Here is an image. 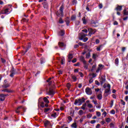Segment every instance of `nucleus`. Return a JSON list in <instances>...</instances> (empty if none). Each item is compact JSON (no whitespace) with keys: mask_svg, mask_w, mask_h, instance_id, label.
Instances as JSON below:
<instances>
[{"mask_svg":"<svg viewBox=\"0 0 128 128\" xmlns=\"http://www.w3.org/2000/svg\"><path fill=\"white\" fill-rule=\"evenodd\" d=\"M86 101V99L84 98H82V99H76L74 100V104L78 106H80L83 102H84Z\"/></svg>","mask_w":128,"mask_h":128,"instance_id":"f257e3e1","label":"nucleus"},{"mask_svg":"<svg viewBox=\"0 0 128 128\" xmlns=\"http://www.w3.org/2000/svg\"><path fill=\"white\" fill-rule=\"evenodd\" d=\"M10 12H12L10 8H6V7H4L1 11V14H8Z\"/></svg>","mask_w":128,"mask_h":128,"instance_id":"f03ea898","label":"nucleus"},{"mask_svg":"<svg viewBox=\"0 0 128 128\" xmlns=\"http://www.w3.org/2000/svg\"><path fill=\"white\" fill-rule=\"evenodd\" d=\"M6 96H8V94H0V102H4L6 100Z\"/></svg>","mask_w":128,"mask_h":128,"instance_id":"7ed1b4c3","label":"nucleus"},{"mask_svg":"<svg viewBox=\"0 0 128 128\" xmlns=\"http://www.w3.org/2000/svg\"><path fill=\"white\" fill-rule=\"evenodd\" d=\"M86 36H88V34H84V33H80L79 34V40H84V38H86Z\"/></svg>","mask_w":128,"mask_h":128,"instance_id":"20e7f679","label":"nucleus"},{"mask_svg":"<svg viewBox=\"0 0 128 128\" xmlns=\"http://www.w3.org/2000/svg\"><path fill=\"white\" fill-rule=\"evenodd\" d=\"M89 34H88V36H92V34H94L96 33V30H92V28L88 29Z\"/></svg>","mask_w":128,"mask_h":128,"instance_id":"39448f33","label":"nucleus"},{"mask_svg":"<svg viewBox=\"0 0 128 128\" xmlns=\"http://www.w3.org/2000/svg\"><path fill=\"white\" fill-rule=\"evenodd\" d=\"M86 92L87 94L90 96L92 94V89L90 88H87L86 89Z\"/></svg>","mask_w":128,"mask_h":128,"instance_id":"423d86ee","label":"nucleus"},{"mask_svg":"<svg viewBox=\"0 0 128 128\" xmlns=\"http://www.w3.org/2000/svg\"><path fill=\"white\" fill-rule=\"evenodd\" d=\"M110 84H107V88L105 90V94H110Z\"/></svg>","mask_w":128,"mask_h":128,"instance_id":"0eeeda50","label":"nucleus"},{"mask_svg":"<svg viewBox=\"0 0 128 128\" xmlns=\"http://www.w3.org/2000/svg\"><path fill=\"white\" fill-rule=\"evenodd\" d=\"M42 98H39L38 102V106H40L42 108H44V102H41Z\"/></svg>","mask_w":128,"mask_h":128,"instance_id":"6e6552de","label":"nucleus"},{"mask_svg":"<svg viewBox=\"0 0 128 128\" xmlns=\"http://www.w3.org/2000/svg\"><path fill=\"white\" fill-rule=\"evenodd\" d=\"M10 76L11 78H12L14 76V74H16V70H14V68H12L10 71Z\"/></svg>","mask_w":128,"mask_h":128,"instance_id":"1a4fd4ad","label":"nucleus"},{"mask_svg":"<svg viewBox=\"0 0 128 128\" xmlns=\"http://www.w3.org/2000/svg\"><path fill=\"white\" fill-rule=\"evenodd\" d=\"M104 65L100 64L98 65V67L97 70H96V72H99L100 70H102V68H104Z\"/></svg>","mask_w":128,"mask_h":128,"instance_id":"9d476101","label":"nucleus"},{"mask_svg":"<svg viewBox=\"0 0 128 128\" xmlns=\"http://www.w3.org/2000/svg\"><path fill=\"white\" fill-rule=\"evenodd\" d=\"M20 108L23 110L24 112H26V108L22 107V106H19L17 108V110H16V112H17V114H18V112H20L19 110Z\"/></svg>","mask_w":128,"mask_h":128,"instance_id":"9b49d317","label":"nucleus"},{"mask_svg":"<svg viewBox=\"0 0 128 128\" xmlns=\"http://www.w3.org/2000/svg\"><path fill=\"white\" fill-rule=\"evenodd\" d=\"M48 94L49 96L54 95V90L52 88H50L49 89V92H48Z\"/></svg>","mask_w":128,"mask_h":128,"instance_id":"f8f14e48","label":"nucleus"},{"mask_svg":"<svg viewBox=\"0 0 128 128\" xmlns=\"http://www.w3.org/2000/svg\"><path fill=\"white\" fill-rule=\"evenodd\" d=\"M123 16H128V10L126 8H125L123 10Z\"/></svg>","mask_w":128,"mask_h":128,"instance_id":"ddd939ff","label":"nucleus"},{"mask_svg":"<svg viewBox=\"0 0 128 128\" xmlns=\"http://www.w3.org/2000/svg\"><path fill=\"white\" fill-rule=\"evenodd\" d=\"M117 12H120L122 10V6H118L117 7L115 8Z\"/></svg>","mask_w":128,"mask_h":128,"instance_id":"4468645a","label":"nucleus"},{"mask_svg":"<svg viewBox=\"0 0 128 128\" xmlns=\"http://www.w3.org/2000/svg\"><path fill=\"white\" fill-rule=\"evenodd\" d=\"M80 60H81V62H82L83 64H86V60H84V57L81 56L80 57Z\"/></svg>","mask_w":128,"mask_h":128,"instance_id":"2eb2a0df","label":"nucleus"},{"mask_svg":"<svg viewBox=\"0 0 128 128\" xmlns=\"http://www.w3.org/2000/svg\"><path fill=\"white\" fill-rule=\"evenodd\" d=\"M72 58H74L72 54L70 53L68 54V58L69 60H68L69 62H70V60H72Z\"/></svg>","mask_w":128,"mask_h":128,"instance_id":"dca6fc26","label":"nucleus"},{"mask_svg":"<svg viewBox=\"0 0 128 128\" xmlns=\"http://www.w3.org/2000/svg\"><path fill=\"white\" fill-rule=\"evenodd\" d=\"M58 46L60 48H64V46H66V45L64 44L62 42H58Z\"/></svg>","mask_w":128,"mask_h":128,"instance_id":"f3484780","label":"nucleus"},{"mask_svg":"<svg viewBox=\"0 0 128 128\" xmlns=\"http://www.w3.org/2000/svg\"><path fill=\"white\" fill-rule=\"evenodd\" d=\"M2 88H9L10 86V84L8 83H6V84H4L3 85H2Z\"/></svg>","mask_w":128,"mask_h":128,"instance_id":"a211bd4d","label":"nucleus"},{"mask_svg":"<svg viewBox=\"0 0 128 128\" xmlns=\"http://www.w3.org/2000/svg\"><path fill=\"white\" fill-rule=\"evenodd\" d=\"M44 8H48V2H45L43 4Z\"/></svg>","mask_w":128,"mask_h":128,"instance_id":"6ab92c4d","label":"nucleus"},{"mask_svg":"<svg viewBox=\"0 0 128 128\" xmlns=\"http://www.w3.org/2000/svg\"><path fill=\"white\" fill-rule=\"evenodd\" d=\"M71 127L72 128H78V126L76 125V122H74L72 125Z\"/></svg>","mask_w":128,"mask_h":128,"instance_id":"aec40b11","label":"nucleus"},{"mask_svg":"<svg viewBox=\"0 0 128 128\" xmlns=\"http://www.w3.org/2000/svg\"><path fill=\"white\" fill-rule=\"evenodd\" d=\"M2 92H12V90H10L8 89V88H5V89H4V90H2Z\"/></svg>","mask_w":128,"mask_h":128,"instance_id":"412c9836","label":"nucleus"},{"mask_svg":"<svg viewBox=\"0 0 128 128\" xmlns=\"http://www.w3.org/2000/svg\"><path fill=\"white\" fill-rule=\"evenodd\" d=\"M72 79V80L73 82H76V76L74 75H71Z\"/></svg>","mask_w":128,"mask_h":128,"instance_id":"4be33fe9","label":"nucleus"},{"mask_svg":"<svg viewBox=\"0 0 128 128\" xmlns=\"http://www.w3.org/2000/svg\"><path fill=\"white\" fill-rule=\"evenodd\" d=\"M64 30H61L60 31V32H59V33H58L59 36H64Z\"/></svg>","mask_w":128,"mask_h":128,"instance_id":"5701e85b","label":"nucleus"},{"mask_svg":"<svg viewBox=\"0 0 128 128\" xmlns=\"http://www.w3.org/2000/svg\"><path fill=\"white\" fill-rule=\"evenodd\" d=\"M97 98L98 100H102V94H100L97 96Z\"/></svg>","mask_w":128,"mask_h":128,"instance_id":"b1692460","label":"nucleus"},{"mask_svg":"<svg viewBox=\"0 0 128 128\" xmlns=\"http://www.w3.org/2000/svg\"><path fill=\"white\" fill-rule=\"evenodd\" d=\"M100 82H101V84H104V82H106V79L104 78H102L100 79Z\"/></svg>","mask_w":128,"mask_h":128,"instance_id":"393cba45","label":"nucleus"},{"mask_svg":"<svg viewBox=\"0 0 128 128\" xmlns=\"http://www.w3.org/2000/svg\"><path fill=\"white\" fill-rule=\"evenodd\" d=\"M43 100L44 102H46V104H48L50 102V101H48V98L46 97H44Z\"/></svg>","mask_w":128,"mask_h":128,"instance_id":"a878e982","label":"nucleus"},{"mask_svg":"<svg viewBox=\"0 0 128 128\" xmlns=\"http://www.w3.org/2000/svg\"><path fill=\"white\" fill-rule=\"evenodd\" d=\"M86 104L85 103L82 104V106L81 107L82 110H86Z\"/></svg>","mask_w":128,"mask_h":128,"instance_id":"bb28decb","label":"nucleus"},{"mask_svg":"<svg viewBox=\"0 0 128 128\" xmlns=\"http://www.w3.org/2000/svg\"><path fill=\"white\" fill-rule=\"evenodd\" d=\"M76 15H73L71 16L72 20H76Z\"/></svg>","mask_w":128,"mask_h":128,"instance_id":"cd10ccee","label":"nucleus"},{"mask_svg":"<svg viewBox=\"0 0 128 128\" xmlns=\"http://www.w3.org/2000/svg\"><path fill=\"white\" fill-rule=\"evenodd\" d=\"M96 64L93 65L90 71L92 72H94V70H96Z\"/></svg>","mask_w":128,"mask_h":128,"instance_id":"c85d7f7f","label":"nucleus"},{"mask_svg":"<svg viewBox=\"0 0 128 128\" xmlns=\"http://www.w3.org/2000/svg\"><path fill=\"white\" fill-rule=\"evenodd\" d=\"M65 59L64 58L62 57L61 58V64H64Z\"/></svg>","mask_w":128,"mask_h":128,"instance_id":"c756f323","label":"nucleus"},{"mask_svg":"<svg viewBox=\"0 0 128 128\" xmlns=\"http://www.w3.org/2000/svg\"><path fill=\"white\" fill-rule=\"evenodd\" d=\"M82 21L83 22V24H86V17H83L82 18Z\"/></svg>","mask_w":128,"mask_h":128,"instance_id":"7c9ffc66","label":"nucleus"},{"mask_svg":"<svg viewBox=\"0 0 128 128\" xmlns=\"http://www.w3.org/2000/svg\"><path fill=\"white\" fill-rule=\"evenodd\" d=\"M78 114L79 116H82V114H84V111L82 110H79V112H78Z\"/></svg>","mask_w":128,"mask_h":128,"instance_id":"2f4dec72","label":"nucleus"},{"mask_svg":"<svg viewBox=\"0 0 128 128\" xmlns=\"http://www.w3.org/2000/svg\"><path fill=\"white\" fill-rule=\"evenodd\" d=\"M50 110V108H45L44 110V112H48Z\"/></svg>","mask_w":128,"mask_h":128,"instance_id":"473e14b6","label":"nucleus"},{"mask_svg":"<svg viewBox=\"0 0 128 128\" xmlns=\"http://www.w3.org/2000/svg\"><path fill=\"white\" fill-rule=\"evenodd\" d=\"M115 64L118 66V58H116L115 60Z\"/></svg>","mask_w":128,"mask_h":128,"instance_id":"72a5a7b5","label":"nucleus"},{"mask_svg":"<svg viewBox=\"0 0 128 128\" xmlns=\"http://www.w3.org/2000/svg\"><path fill=\"white\" fill-rule=\"evenodd\" d=\"M84 68L86 70H88V64H87L86 63L84 64Z\"/></svg>","mask_w":128,"mask_h":128,"instance_id":"f704fd0d","label":"nucleus"},{"mask_svg":"<svg viewBox=\"0 0 128 128\" xmlns=\"http://www.w3.org/2000/svg\"><path fill=\"white\" fill-rule=\"evenodd\" d=\"M88 106L90 108H94V106H92V104H90V103L88 104Z\"/></svg>","mask_w":128,"mask_h":128,"instance_id":"c9c22d12","label":"nucleus"},{"mask_svg":"<svg viewBox=\"0 0 128 128\" xmlns=\"http://www.w3.org/2000/svg\"><path fill=\"white\" fill-rule=\"evenodd\" d=\"M90 53L88 52V54H86V58H90Z\"/></svg>","mask_w":128,"mask_h":128,"instance_id":"e433bc0d","label":"nucleus"},{"mask_svg":"<svg viewBox=\"0 0 128 128\" xmlns=\"http://www.w3.org/2000/svg\"><path fill=\"white\" fill-rule=\"evenodd\" d=\"M63 10H64V6H62L60 7V11L61 12V14H62V12H64Z\"/></svg>","mask_w":128,"mask_h":128,"instance_id":"4c0bfd02","label":"nucleus"},{"mask_svg":"<svg viewBox=\"0 0 128 128\" xmlns=\"http://www.w3.org/2000/svg\"><path fill=\"white\" fill-rule=\"evenodd\" d=\"M96 114L97 116H102V114H100V112H96Z\"/></svg>","mask_w":128,"mask_h":128,"instance_id":"58836bf2","label":"nucleus"},{"mask_svg":"<svg viewBox=\"0 0 128 128\" xmlns=\"http://www.w3.org/2000/svg\"><path fill=\"white\" fill-rule=\"evenodd\" d=\"M115 125H114V123H110V128H114Z\"/></svg>","mask_w":128,"mask_h":128,"instance_id":"ea45409f","label":"nucleus"},{"mask_svg":"<svg viewBox=\"0 0 128 128\" xmlns=\"http://www.w3.org/2000/svg\"><path fill=\"white\" fill-rule=\"evenodd\" d=\"M56 113H54V114H51V116H52V118H56Z\"/></svg>","mask_w":128,"mask_h":128,"instance_id":"a19ab883","label":"nucleus"},{"mask_svg":"<svg viewBox=\"0 0 128 128\" xmlns=\"http://www.w3.org/2000/svg\"><path fill=\"white\" fill-rule=\"evenodd\" d=\"M102 46L100 45L98 47L96 48V50H97L98 52H100V48H101Z\"/></svg>","mask_w":128,"mask_h":128,"instance_id":"79ce46f5","label":"nucleus"},{"mask_svg":"<svg viewBox=\"0 0 128 128\" xmlns=\"http://www.w3.org/2000/svg\"><path fill=\"white\" fill-rule=\"evenodd\" d=\"M90 76H92V78H96V74L93 73V74H90Z\"/></svg>","mask_w":128,"mask_h":128,"instance_id":"37998d69","label":"nucleus"},{"mask_svg":"<svg viewBox=\"0 0 128 128\" xmlns=\"http://www.w3.org/2000/svg\"><path fill=\"white\" fill-rule=\"evenodd\" d=\"M111 121H112V120H110V118H107L106 119V122H110Z\"/></svg>","mask_w":128,"mask_h":128,"instance_id":"c03bdc74","label":"nucleus"},{"mask_svg":"<svg viewBox=\"0 0 128 128\" xmlns=\"http://www.w3.org/2000/svg\"><path fill=\"white\" fill-rule=\"evenodd\" d=\"M59 23L60 24H64V20H62V18H60L59 20Z\"/></svg>","mask_w":128,"mask_h":128,"instance_id":"a18cd8bd","label":"nucleus"},{"mask_svg":"<svg viewBox=\"0 0 128 128\" xmlns=\"http://www.w3.org/2000/svg\"><path fill=\"white\" fill-rule=\"evenodd\" d=\"M96 120H92L90 122V123L92 124H96Z\"/></svg>","mask_w":128,"mask_h":128,"instance_id":"49530a36","label":"nucleus"},{"mask_svg":"<svg viewBox=\"0 0 128 128\" xmlns=\"http://www.w3.org/2000/svg\"><path fill=\"white\" fill-rule=\"evenodd\" d=\"M93 82H94V79H92V78H90L89 80L90 84H92Z\"/></svg>","mask_w":128,"mask_h":128,"instance_id":"de8ad7c7","label":"nucleus"},{"mask_svg":"<svg viewBox=\"0 0 128 128\" xmlns=\"http://www.w3.org/2000/svg\"><path fill=\"white\" fill-rule=\"evenodd\" d=\"M110 114H116V111H114V110H112L110 111Z\"/></svg>","mask_w":128,"mask_h":128,"instance_id":"09e8293b","label":"nucleus"},{"mask_svg":"<svg viewBox=\"0 0 128 128\" xmlns=\"http://www.w3.org/2000/svg\"><path fill=\"white\" fill-rule=\"evenodd\" d=\"M92 114H88L87 116V118H92Z\"/></svg>","mask_w":128,"mask_h":128,"instance_id":"8fccbe9b","label":"nucleus"},{"mask_svg":"<svg viewBox=\"0 0 128 128\" xmlns=\"http://www.w3.org/2000/svg\"><path fill=\"white\" fill-rule=\"evenodd\" d=\"M92 58H94V59L96 58V54H92Z\"/></svg>","mask_w":128,"mask_h":128,"instance_id":"3c124183","label":"nucleus"},{"mask_svg":"<svg viewBox=\"0 0 128 128\" xmlns=\"http://www.w3.org/2000/svg\"><path fill=\"white\" fill-rule=\"evenodd\" d=\"M66 86H67L68 88V90H70V83H68L66 85Z\"/></svg>","mask_w":128,"mask_h":128,"instance_id":"603ef678","label":"nucleus"},{"mask_svg":"<svg viewBox=\"0 0 128 128\" xmlns=\"http://www.w3.org/2000/svg\"><path fill=\"white\" fill-rule=\"evenodd\" d=\"M88 38L86 37V38H84L83 40H84V42H88Z\"/></svg>","mask_w":128,"mask_h":128,"instance_id":"864d4df0","label":"nucleus"},{"mask_svg":"<svg viewBox=\"0 0 128 128\" xmlns=\"http://www.w3.org/2000/svg\"><path fill=\"white\" fill-rule=\"evenodd\" d=\"M114 26H118V23L116 21H114Z\"/></svg>","mask_w":128,"mask_h":128,"instance_id":"5fc2aeb1","label":"nucleus"},{"mask_svg":"<svg viewBox=\"0 0 128 128\" xmlns=\"http://www.w3.org/2000/svg\"><path fill=\"white\" fill-rule=\"evenodd\" d=\"M68 120L70 122H72V118L70 117V116H68Z\"/></svg>","mask_w":128,"mask_h":128,"instance_id":"6e6d98bb","label":"nucleus"},{"mask_svg":"<svg viewBox=\"0 0 128 128\" xmlns=\"http://www.w3.org/2000/svg\"><path fill=\"white\" fill-rule=\"evenodd\" d=\"M121 102H122V106H126V102H124L122 100H121Z\"/></svg>","mask_w":128,"mask_h":128,"instance_id":"4d7b16f0","label":"nucleus"},{"mask_svg":"<svg viewBox=\"0 0 128 128\" xmlns=\"http://www.w3.org/2000/svg\"><path fill=\"white\" fill-rule=\"evenodd\" d=\"M96 44H100V40L98 39L96 40Z\"/></svg>","mask_w":128,"mask_h":128,"instance_id":"13d9d810","label":"nucleus"},{"mask_svg":"<svg viewBox=\"0 0 128 128\" xmlns=\"http://www.w3.org/2000/svg\"><path fill=\"white\" fill-rule=\"evenodd\" d=\"M72 62H73V64H74V62H76V58H74V59L72 60Z\"/></svg>","mask_w":128,"mask_h":128,"instance_id":"bf43d9fd","label":"nucleus"},{"mask_svg":"<svg viewBox=\"0 0 128 128\" xmlns=\"http://www.w3.org/2000/svg\"><path fill=\"white\" fill-rule=\"evenodd\" d=\"M80 76H81V78H82L84 76V74L80 72L79 73Z\"/></svg>","mask_w":128,"mask_h":128,"instance_id":"052dcab7","label":"nucleus"},{"mask_svg":"<svg viewBox=\"0 0 128 128\" xmlns=\"http://www.w3.org/2000/svg\"><path fill=\"white\" fill-rule=\"evenodd\" d=\"M96 84H97V86H100V82L98 80L95 81Z\"/></svg>","mask_w":128,"mask_h":128,"instance_id":"680f3d73","label":"nucleus"},{"mask_svg":"<svg viewBox=\"0 0 128 128\" xmlns=\"http://www.w3.org/2000/svg\"><path fill=\"white\" fill-rule=\"evenodd\" d=\"M99 8H102V4H100L98 5Z\"/></svg>","mask_w":128,"mask_h":128,"instance_id":"e2e57ef3","label":"nucleus"},{"mask_svg":"<svg viewBox=\"0 0 128 128\" xmlns=\"http://www.w3.org/2000/svg\"><path fill=\"white\" fill-rule=\"evenodd\" d=\"M89 112H94V109H90V110H89Z\"/></svg>","mask_w":128,"mask_h":128,"instance_id":"0e129e2a","label":"nucleus"},{"mask_svg":"<svg viewBox=\"0 0 128 128\" xmlns=\"http://www.w3.org/2000/svg\"><path fill=\"white\" fill-rule=\"evenodd\" d=\"M1 60L2 62H3V64H4V62H6V60L2 58H1Z\"/></svg>","mask_w":128,"mask_h":128,"instance_id":"69168bd1","label":"nucleus"},{"mask_svg":"<svg viewBox=\"0 0 128 128\" xmlns=\"http://www.w3.org/2000/svg\"><path fill=\"white\" fill-rule=\"evenodd\" d=\"M128 16H126V17L123 18V20H128Z\"/></svg>","mask_w":128,"mask_h":128,"instance_id":"338daca9","label":"nucleus"},{"mask_svg":"<svg viewBox=\"0 0 128 128\" xmlns=\"http://www.w3.org/2000/svg\"><path fill=\"white\" fill-rule=\"evenodd\" d=\"M100 128V124H98L96 126V128Z\"/></svg>","mask_w":128,"mask_h":128,"instance_id":"774afa93","label":"nucleus"}]
</instances>
